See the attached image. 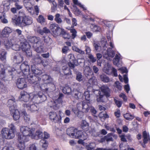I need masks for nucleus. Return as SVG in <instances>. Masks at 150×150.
Instances as JSON below:
<instances>
[{
	"mask_svg": "<svg viewBox=\"0 0 150 150\" xmlns=\"http://www.w3.org/2000/svg\"><path fill=\"white\" fill-rule=\"evenodd\" d=\"M21 71L22 72L25 77L27 78V80L29 82V80H32L37 75H40L42 73V70L39 69L36 65L35 64L32 65L30 70V65L28 62L26 61H24L21 64Z\"/></svg>",
	"mask_w": 150,
	"mask_h": 150,
	"instance_id": "obj_1",
	"label": "nucleus"
},
{
	"mask_svg": "<svg viewBox=\"0 0 150 150\" xmlns=\"http://www.w3.org/2000/svg\"><path fill=\"white\" fill-rule=\"evenodd\" d=\"M35 128H30L27 126H22L20 128V131L22 134L19 133L18 134V140L19 144L17 145L19 150H25V143L29 141V137L32 138L33 132Z\"/></svg>",
	"mask_w": 150,
	"mask_h": 150,
	"instance_id": "obj_2",
	"label": "nucleus"
},
{
	"mask_svg": "<svg viewBox=\"0 0 150 150\" xmlns=\"http://www.w3.org/2000/svg\"><path fill=\"white\" fill-rule=\"evenodd\" d=\"M31 93L29 94L27 92L22 91L20 92V96L18 98L21 101L25 102L35 101L38 103H40L44 102L47 99V97L41 92L34 94L33 96H31Z\"/></svg>",
	"mask_w": 150,
	"mask_h": 150,
	"instance_id": "obj_3",
	"label": "nucleus"
},
{
	"mask_svg": "<svg viewBox=\"0 0 150 150\" xmlns=\"http://www.w3.org/2000/svg\"><path fill=\"white\" fill-rule=\"evenodd\" d=\"M29 41L33 44V47L35 50L38 53L44 52V43L40 38L33 36L29 38Z\"/></svg>",
	"mask_w": 150,
	"mask_h": 150,
	"instance_id": "obj_4",
	"label": "nucleus"
},
{
	"mask_svg": "<svg viewBox=\"0 0 150 150\" xmlns=\"http://www.w3.org/2000/svg\"><path fill=\"white\" fill-rule=\"evenodd\" d=\"M29 83L33 84L32 86L35 91L41 90L43 94L45 96V93H47L49 89L48 86L52 84L44 83H43L40 84L38 81H35L33 79L32 80H29Z\"/></svg>",
	"mask_w": 150,
	"mask_h": 150,
	"instance_id": "obj_5",
	"label": "nucleus"
},
{
	"mask_svg": "<svg viewBox=\"0 0 150 150\" xmlns=\"http://www.w3.org/2000/svg\"><path fill=\"white\" fill-rule=\"evenodd\" d=\"M20 47L23 51L25 53L27 57H31L32 55L31 46L27 41L21 43Z\"/></svg>",
	"mask_w": 150,
	"mask_h": 150,
	"instance_id": "obj_6",
	"label": "nucleus"
},
{
	"mask_svg": "<svg viewBox=\"0 0 150 150\" xmlns=\"http://www.w3.org/2000/svg\"><path fill=\"white\" fill-rule=\"evenodd\" d=\"M2 138L7 139H10L13 138L15 136V134L11 132L9 128H3L1 131Z\"/></svg>",
	"mask_w": 150,
	"mask_h": 150,
	"instance_id": "obj_7",
	"label": "nucleus"
},
{
	"mask_svg": "<svg viewBox=\"0 0 150 150\" xmlns=\"http://www.w3.org/2000/svg\"><path fill=\"white\" fill-rule=\"evenodd\" d=\"M21 64H15L14 67H12L10 69L8 70V74L12 79H13L14 76L16 75V71L18 73L21 71Z\"/></svg>",
	"mask_w": 150,
	"mask_h": 150,
	"instance_id": "obj_8",
	"label": "nucleus"
},
{
	"mask_svg": "<svg viewBox=\"0 0 150 150\" xmlns=\"http://www.w3.org/2000/svg\"><path fill=\"white\" fill-rule=\"evenodd\" d=\"M49 118L52 122L55 123H60L61 122L62 117L58 115L54 111H51L49 113Z\"/></svg>",
	"mask_w": 150,
	"mask_h": 150,
	"instance_id": "obj_9",
	"label": "nucleus"
},
{
	"mask_svg": "<svg viewBox=\"0 0 150 150\" xmlns=\"http://www.w3.org/2000/svg\"><path fill=\"white\" fill-rule=\"evenodd\" d=\"M41 74L40 75H37V76H34L33 78H35L36 79H37V80L40 81L42 79V81L44 83H52V77L48 75L47 74H45L44 75H42L41 76H40L42 74Z\"/></svg>",
	"mask_w": 150,
	"mask_h": 150,
	"instance_id": "obj_10",
	"label": "nucleus"
},
{
	"mask_svg": "<svg viewBox=\"0 0 150 150\" xmlns=\"http://www.w3.org/2000/svg\"><path fill=\"white\" fill-rule=\"evenodd\" d=\"M96 91L100 92L102 94L105 96L107 98H109L111 96L110 89L107 85H102L100 87L99 90H97Z\"/></svg>",
	"mask_w": 150,
	"mask_h": 150,
	"instance_id": "obj_11",
	"label": "nucleus"
},
{
	"mask_svg": "<svg viewBox=\"0 0 150 150\" xmlns=\"http://www.w3.org/2000/svg\"><path fill=\"white\" fill-rule=\"evenodd\" d=\"M17 87L21 89L26 88L27 86L25 79L24 78H20L17 80L16 83Z\"/></svg>",
	"mask_w": 150,
	"mask_h": 150,
	"instance_id": "obj_12",
	"label": "nucleus"
},
{
	"mask_svg": "<svg viewBox=\"0 0 150 150\" xmlns=\"http://www.w3.org/2000/svg\"><path fill=\"white\" fill-rule=\"evenodd\" d=\"M11 114L12 115L13 119L14 120H18L20 117H21V111H19L16 108H15L10 110Z\"/></svg>",
	"mask_w": 150,
	"mask_h": 150,
	"instance_id": "obj_13",
	"label": "nucleus"
},
{
	"mask_svg": "<svg viewBox=\"0 0 150 150\" xmlns=\"http://www.w3.org/2000/svg\"><path fill=\"white\" fill-rule=\"evenodd\" d=\"M33 23L32 18L28 16H22L21 23L24 26L31 24Z\"/></svg>",
	"mask_w": 150,
	"mask_h": 150,
	"instance_id": "obj_14",
	"label": "nucleus"
},
{
	"mask_svg": "<svg viewBox=\"0 0 150 150\" xmlns=\"http://www.w3.org/2000/svg\"><path fill=\"white\" fill-rule=\"evenodd\" d=\"M50 28L53 34L57 36L59 34V31L60 29V27L59 25L56 23L52 24L50 26Z\"/></svg>",
	"mask_w": 150,
	"mask_h": 150,
	"instance_id": "obj_15",
	"label": "nucleus"
},
{
	"mask_svg": "<svg viewBox=\"0 0 150 150\" xmlns=\"http://www.w3.org/2000/svg\"><path fill=\"white\" fill-rule=\"evenodd\" d=\"M8 106L9 108L10 111L17 108L16 101L14 97H12L8 100Z\"/></svg>",
	"mask_w": 150,
	"mask_h": 150,
	"instance_id": "obj_16",
	"label": "nucleus"
},
{
	"mask_svg": "<svg viewBox=\"0 0 150 150\" xmlns=\"http://www.w3.org/2000/svg\"><path fill=\"white\" fill-rule=\"evenodd\" d=\"M24 107H26L28 110H30L31 112L37 111L39 108L35 104H31L30 103L27 104H24Z\"/></svg>",
	"mask_w": 150,
	"mask_h": 150,
	"instance_id": "obj_17",
	"label": "nucleus"
},
{
	"mask_svg": "<svg viewBox=\"0 0 150 150\" xmlns=\"http://www.w3.org/2000/svg\"><path fill=\"white\" fill-rule=\"evenodd\" d=\"M12 56L13 62L15 64H21L23 60V57L18 53L13 54Z\"/></svg>",
	"mask_w": 150,
	"mask_h": 150,
	"instance_id": "obj_18",
	"label": "nucleus"
},
{
	"mask_svg": "<svg viewBox=\"0 0 150 150\" xmlns=\"http://www.w3.org/2000/svg\"><path fill=\"white\" fill-rule=\"evenodd\" d=\"M12 32L11 29L8 27H6L3 29L1 33V35L4 38H8L9 34Z\"/></svg>",
	"mask_w": 150,
	"mask_h": 150,
	"instance_id": "obj_19",
	"label": "nucleus"
},
{
	"mask_svg": "<svg viewBox=\"0 0 150 150\" xmlns=\"http://www.w3.org/2000/svg\"><path fill=\"white\" fill-rule=\"evenodd\" d=\"M97 91L98 93L96 95L97 102L98 103H104L106 99L105 96L102 94L100 91Z\"/></svg>",
	"mask_w": 150,
	"mask_h": 150,
	"instance_id": "obj_20",
	"label": "nucleus"
},
{
	"mask_svg": "<svg viewBox=\"0 0 150 150\" xmlns=\"http://www.w3.org/2000/svg\"><path fill=\"white\" fill-rule=\"evenodd\" d=\"M89 124L88 122L85 120H82L81 122V128L85 132L88 131L89 129Z\"/></svg>",
	"mask_w": 150,
	"mask_h": 150,
	"instance_id": "obj_21",
	"label": "nucleus"
},
{
	"mask_svg": "<svg viewBox=\"0 0 150 150\" xmlns=\"http://www.w3.org/2000/svg\"><path fill=\"white\" fill-rule=\"evenodd\" d=\"M43 134L42 131L38 129L36 131L35 134L33 133L32 138L36 139H43Z\"/></svg>",
	"mask_w": 150,
	"mask_h": 150,
	"instance_id": "obj_22",
	"label": "nucleus"
},
{
	"mask_svg": "<svg viewBox=\"0 0 150 150\" xmlns=\"http://www.w3.org/2000/svg\"><path fill=\"white\" fill-rule=\"evenodd\" d=\"M62 35L63 38L65 39H69L70 38L71 36L63 28H61L59 31V34L57 36Z\"/></svg>",
	"mask_w": 150,
	"mask_h": 150,
	"instance_id": "obj_23",
	"label": "nucleus"
},
{
	"mask_svg": "<svg viewBox=\"0 0 150 150\" xmlns=\"http://www.w3.org/2000/svg\"><path fill=\"white\" fill-rule=\"evenodd\" d=\"M76 129L74 127H71L67 129L66 131L67 134L69 137L74 138L75 132Z\"/></svg>",
	"mask_w": 150,
	"mask_h": 150,
	"instance_id": "obj_24",
	"label": "nucleus"
},
{
	"mask_svg": "<svg viewBox=\"0 0 150 150\" xmlns=\"http://www.w3.org/2000/svg\"><path fill=\"white\" fill-rule=\"evenodd\" d=\"M21 117L24 118L25 122L28 123L30 119V116L27 113L26 110L23 109L21 110Z\"/></svg>",
	"mask_w": 150,
	"mask_h": 150,
	"instance_id": "obj_25",
	"label": "nucleus"
},
{
	"mask_svg": "<svg viewBox=\"0 0 150 150\" xmlns=\"http://www.w3.org/2000/svg\"><path fill=\"white\" fill-rule=\"evenodd\" d=\"M62 91L64 94L69 95H71V89L68 85H66L63 86Z\"/></svg>",
	"mask_w": 150,
	"mask_h": 150,
	"instance_id": "obj_26",
	"label": "nucleus"
},
{
	"mask_svg": "<svg viewBox=\"0 0 150 150\" xmlns=\"http://www.w3.org/2000/svg\"><path fill=\"white\" fill-rule=\"evenodd\" d=\"M98 117L103 122L105 121L107 118H108L109 117V116L106 112L105 113L103 112H100L98 115Z\"/></svg>",
	"mask_w": 150,
	"mask_h": 150,
	"instance_id": "obj_27",
	"label": "nucleus"
},
{
	"mask_svg": "<svg viewBox=\"0 0 150 150\" xmlns=\"http://www.w3.org/2000/svg\"><path fill=\"white\" fill-rule=\"evenodd\" d=\"M4 44L6 48L9 49L12 47L13 43L11 40L8 38H5L4 40Z\"/></svg>",
	"mask_w": 150,
	"mask_h": 150,
	"instance_id": "obj_28",
	"label": "nucleus"
},
{
	"mask_svg": "<svg viewBox=\"0 0 150 150\" xmlns=\"http://www.w3.org/2000/svg\"><path fill=\"white\" fill-rule=\"evenodd\" d=\"M63 73L66 76L71 75V71L69 68L67 66H64L62 67Z\"/></svg>",
	"mask_w": 150,
	"mask_h": 150,
	"instance_id": "obj_29",
	"label": "nucleus"
},
{
	"mask_svg": "<svg viewBox=\"0 0 150 150\" xmlns=\"http://www.w3.org/2000/svg\"><path fill=\"white\" fill-rule=\"evenodd\" d=\"M83 136V134L82 131L81 130H78V129H76V131H75V132L74 138L80 139V138H82Z\"/></svg>",
	"mask_w": 150,
	"mask_h": 150,
	"instance_id": "obj_30",
	"label": "nucleus"
},
{
	"mask_svg": "<svg viewBox=\"0 0 150 150\" xmlns=\"http://www.w3.org/2000/svg\"><path fill=\"white\" fill-rule=\"evenodd\" d=\"M112 133H110L108 134L106 136H105L107 142H113L114 139L112 136L114 137V135Z\"/></svg>",
	"mask_w": 150,
	"mask_h": 150,
	"instance_id": "obj_31",
	"label": "nucleus"
},
{
	"mask_svg": "<svg viewBox=\"0 0 150 150\" xmlns=\"http://www.w3.org/2000/svg\"><path fill=\"white\" fill-rule=\"evenodd\" d=\"M101 80L104 82L108 83L110 81L109 78L105 74H102L100 75Z\"/></svg>",
	"mask_w": 150,
	"mask_h": 150,
	"instance_id": "obj_32",
	"label": "nucleus"
},
{
	"mask_svg": "<svg viewBox=\"0 0 150 150\" xmlns=\"http://www.w3.org/2000/svg\"><path fill=\"white\" fill-rule=\"evenodd\" d=\"M82 105L83 112L85 113L88 112L90 110V107L88 104L83 103Z\"/></svg>",
	"mask_w": 150,
	"mask_h": 150,
	"instance_id": "obj_33",
	"label": "nucleus"
},
{
	"mask_svg": "<svg viewBox=\"0 0 150 150\" xmlns=\"http://www.w3.org/2000/svg\"><path fill=\"white\" fill-rule=\"evenodd\" d=\"M35 63L36 64H40L41 63H43V61L42 59V57L39 56L37 55L34 58Z\"/></svg>",
	"mask_w": 150,
	"mask_h": 150,
	"instance_id": "obj_34",
	"label": "nucleus"
},
{
	"mask_svg": "<svg viewBox=\"0 0 150 150\" xmlns=\"http://www.w3.org/2000/svg\"><path fill=\"white\" fill-rule=\"evenodd\" d=\"M5 69L2 68L1 69L0 72V79L2 81H5V78L6 77L5 74Z\"/></svg>",
	"mask_w": 150,
	"mask_h": 150,
	"instance_id": "obj_35",
	"label": "nucleus"
},
{
	"mask_svg": "<svg viewBox=\"0 0 150 150\" xmlns=\"http://www.w3.org/2000/svg\"><path fill=\"white\" fill-rule=\"evenodd\" d=\"M124 117L127 120L130 121L134 118V116L130 113H127L123 115Z\"/></svg>",
	"mask_w": 150,
	"mask_h": 150,
	"instance_id": "obj_36",
	"label": "nucleus"
},
{
	"mask_svg": "<svg viewBox=\"0 0 150 150\" xmlns=\"http://www.w3.org/2000/svg\"><path fill=\"white\" fill-rule=\"evenodd\" d=\"M107 52L108 57H114L115 53L114 51L112 50V48H109L108 49Z\"/></svg>",
	"mask_w": 150,
	"mask_h": 150,
	"instance_id": "obj_37",
	"label": "nucleus"
},
{
	"mask_svg": "<svg viewBox=\"0 0 150 150\" xmlns=\"http://www.w3.org/2000/svg\"><path fill=\"white\" fill-rule=\"evenodd\" d=\"M83 97H84L86 100L89 101L90 100V95L88 91H85L83 94Z\"/></svg>",
	"mask_w": 150,
	"mask_h": 150,
	"instance_id": "obj_38",
	"label": "nucleus"
},
{
	"mask_svg": "<svg viewBox=\"0 0 150 150\" xmlns=\"http://www.w3.org/2000/svg\"><path fill=\"white\" fill-rule=\"evenodd\" d=\"M100 47H102L104 50H105L107 48L106 45H107V41L106 39H103L100 41Z\"/></svg>",
	"mask_w": 150,
	"mask_h": 150,
	"instance_id": "obj_39",
	"label": "nucleus"
},
{
	"mask_svg": "<svg viewBox=\"0 0 150 150\" xmlns=\"http://www.w3.org/2000/svg\"><path fill=\"white\" fill-rule=\"evenodd\" d=\"M56 101H51V103H52V105L50 106V108L55 110H58L59 108L58 104H56Z\"/></svg>",
	"mask_w": 150,
	"mask_h": 150,
	"instance_id": "obj_40",
	"label": "nucleus"
},
{
	"mask_svg": "<svg viewBox=\"0 0 150 150\" xmlns=\"http://www.w3.org/2000/svg\"><path fill=\"white\" fill-rule=\"evenodd\" d=\"M6 52L2 51L0 54V60L4 62L6 60Z\"/></svg>",
	"mask_w": 150,
	"mask_h": 150,
	"instance_id": "obj_41",
	"label": "nucleus"
},
{
	"mask_svg": "<svg viewBox=\"0 0 150 150\" xmlns=\"http://www.w3.org/2000/svg\"><path fill=\"white\" fill-rule=\"evenodd\" d=\"M72 0L74 4L79 6L80 7L83 8V11H86L87 10L86 8L84 7L83 5H82L81 3L78 2V0Z\"/></svg>",
	"mask_w": 150,
	"mask_h": 150,
	"instance_id": "obj_42",
	"label": "nucleus"
},
{
	"mask_svg": "<svg viewBox=\"0 0 150 150\" xmlns=\"http://www.w3.org/2000/svg\"><path fill=\"white\" fill-rule=\"evenodd\" d=\"M146 134L144 133L143 134V143L142 144V146L143 147L145 148L146 147V144L148 143V140L146 138Z\"/></svg>",
	"mask_w": 150,
	"mask_h": 150,
	"instance_id": "obj_43",
	"label": "nucleus"
},
{
	"mask_svg": "<svg viewBox=\"0 0 150 150\" xmlns=\"http://www.w3.org/2000/svg\"><path fill=\"white\" fill-rule=\"evenodd\" d=\"M72 49L74 51H76L77 52H78L80 54H83L84 53V52L83 51L81 50L80 49L75 46H73L72 47Z\"/></svg>",
	"mask_w": 150,
	"mask_h": 150,
	"instance_id": "obj_44",
	"label": "nucleus"
},
{
	"mask_svg": "<svg viewBox=\"0 0 150 150\" xmlns=\"http://www.w3.org/2000/svg\"><path fill=\"white\" fill-rule=\"evenodd\" d=\"M60 16V14L59 13L56 14L55 16L54 20L58 23H60L62 22V19Z\"/></svg>",
	"mask_w": 150,
	"mask_h": 150,
	"instance_id": "obj_45",
	"label": "nucleus"
},
{
	"mask_svg": "<svg viewBox=\"0 0 150 150\" xmlns=\"http://www.w3.org/2000/svg\"><path fill=\"white\" fill-rule=\"evenodd\" d=\"M63 96V94L62 93H59L58 97L55 100V101L59 104L62 103V98Z\"/></svg>",
	"mask_w": 150,
	"mask_h": 150,
	"instance_id": "obj_46",
	"label": "nucleus"
},
{
	"mask_svg": "<svg viewBox=\"0 0 150 150\" xmlns=\"http://www.w3.org/2000/svg\"><path fill=\"white\" fill-rule=\"evenodd\" d=\"M76 79L79 82H81L82 81V75L81 72H79L76 74Z\"/></svg>",
	"mask_w": 150,
	"mask_h": 150,
	"instance_id": "obj_47",
	"label": "nucleus"
},
{
	"mask_svg": "<svg viewBox=\"0 0 150 150\" xmlns=\"http://www.w3.org/2000/svg\"><path fill=\"white\" fill-rule=\"evenodd\" d=\"M41 141L43 143V144L42 145V147L44 149V150H45L47 149L48 147V142L46 140H43L42 139Z\"/></svg>",
	"mask_w": 150,
	"mask_h": 150,
	"instance_id": "obj_48",
	"label": "nucleus"
},
{
	"mask_svg": "<svg viewBox=\"0 0 150 150\" xmlns=\"http://www.w3.org/2000/svg\"><path fill=\"white\" fill-rule=\"evenodd\" d=\"M70 32L72 33V38L74 39L76 36L77 31L74 28H72L70 29Z\"/></svg>",
	"mask_w": 150,
	"mask_h": 150,
	"instance_id": "obj_49",
	"label": "nucleus"
},
{
	"mask_svg": "<svg viewBox=\"0 0 150 150\" xmlns=\"http://www.w3.org/2000/svg\"><path fill=\"white\" fill-rule=\"evenodd\" d=\"M114 101L116 105L118 108H120L122 106V101L117 100L116 99H114Z\"/></svg>",
	"mask_w": 150,
	"mask_h": 150,
	"instance_id": "obj_50",
	"label": "nucleus"
},
{
	"mask_svg": "<svg viewBox=\"0 0 150 150\" xmlns=\"http://www.w3.org/2000/svg\"><path fill=\"white\" fill-rule=\"evenodd\" d=\"M11 48L13 50L16 51H19L20 49V46L19 45L17 44H13Z\"/></svg>",
	"mask_w": 150,
	"mask_h": 150,
	"instance_id": "obj_51",
	"label": "nucleus"
},
{
	"mask_svg": "<svg viewBox=\"0 0 150 150\" xmlns=\"http://www.w3.org/2000/svg\"><path fill=\"white\" fill-rule=\"evenodd\" d=\"M115 84L116 87L117 89L119 91H121L122 90V88L121 83L118 81H116L115 82Z\"/></svg>",
	"mask_w": 150,
	"mask_h": 150,
	"instance_id": "obj_52",
	"label": "nucleus"
},
{
	"mask_svg": "<svg viewBox=\"0 0 150 150\" xmlns=\"http://www.w3.org/2000/svg\"><path fill=\"white\" fill-rule=\"evenodd\" d=\"M90 109L92 115L93 116H95L97 112V111L95 108L91 106L90 108Z\"/></svg>",
	"mask_w": 150,
	"mask_h": 150,
	"instance_id": "obj_53",
	"label": "nucleus"
},
{
	"mask_svg": "<svg viewBox=\"0 0 150 150\" xmlns=\"http://www.w3.org/2000/svg\"><path fill=\"white\" fill-rule=\"evenodd\" d=\"M10 128H9L10 131L11 132H12L15 134L16 130L15 127L13 123L11 124L10 125Z\"/></svg>",
	"mask_w": 150,
	"mask_h": 150,
	"instance_id": "obj_54",
	"label": "nucleus"
},
{
	"mask_svg": "<svg viewBox=\"0 0 150 150\" xmlns=\"http://www.w3.org/2000/svg\"><path fill=\"white\" fill-rule=\"evenodd\" d=\"M22 16H18L16 20V25H19L20 24H22L21 23Z\"/></svg>",
	"mask_w": 150,
	"mask_h": 150,
	"instance_id": "obj_55",
	"label": "nucleus"
},
{
	"mask_svg": "<svg viewBox=\"0 0 150 150\" xmlns=\"http://www.w3.org/2000/svg\"><path fill=\"white\" fill-rule=\"evenodd\" d=\"M88 58L90 59L92 63L95 62L96 60V58L94 57L93 55L92 54H89Z\"/></svg>",
	"mask_w": 150,
	"mask_h": 150,
	"instance_id": "obj_56",
	"label": "nucleus"
},
{
	"mask_svg": "<svg viewBox=\"0 0 150 150\" xmlns=\"http://www.w3.org/2000/svg\"><path fill=\"white\" fill-rule=\"evenodd\" d=\"M38 20L40 23H41L45 22V20L42 15H40L38 16Z\"/></svg>",
	"mask_w": 150,
	"mask_h": 150,
	"instance_id": "obj_57",
	"label": "nucleus"
},
{
	"mask_svg": "<svg viewBox=\"0 0 150 150\" xmlns=\"http://www.w3.org/2000/svg\"><path fill=\"white\" fill-rule=\"evenodd\" d=\"M120 97L122 98L124 101L126 102L127 101V98L125 95L123 93H121L119 96Z\"/></svg>",
	"mask_w": 150,
	"mask_h": 150,
	"instance_id": "obj_58",
	"label": "nucleus"
},
{
	"mask_svg": "<svg viewBox=\"0 0 150 150\" xmlns=\"http://www.w3.org/2000/svg\"><path fill=\"white\" fill-rule=\"evenodd\" d=\"M69 49L68 46H64L62 48V52L63 53L66 54L67 53L68 51L69 50Z\"/></svg>",
	"mask_w": 150,
	"mask_h": 150,
	"instance_id": "obj_59",
	"label": "nucleus"
},
{
	"mask_svg": "<svg viewBox=\"0 0 150 150\" xmlns=\"http://www.w3.org/2000/svg\"><path fill=\"white\" fill-rule=\"evenodd\" d=\"M44 40L45 42L46 43H48L50 40L51 41H52V39L49 37V36H44L43 37Z\"/></svg>",
	"mask_w": 150,
	"mask_h": 150,
	"instance_id": "obj_60",
	"label": "nucleus"
},
{
	"mask_svg": "<svg viewBox=\"0 0 150 150\" xmlns=\"http://www.w3.org/2000/svg\"><path fill=\"white\" fill-rule=\"evenodd\" d=\"M3 150H14L13 147L11 146H4L2 149Z\"/></svg>",
	"mask_w": 150,
	"mask_h": 150,
	"instance_id": "obj_61",
	"label": "nucleus"
},
{
	"mask_svg": "<svg viewBox=\"0 0 150 150\" xmlns=\"http://www.w3.org/2000/svg\"><path fill=\"white\" fill-rule=\"evenodd\" d=\"M112 73L113 74L114 76L117 77V71L115 68L112 67Z\"/></svg>",
	"mask_w": 150,
	"mask_h": 150,
	"instance_id": "obj_62",
	"label": "nucleus"
},
{
	"mask_svg": "<svg viewBox=\"0 0 150 150\" xmlns=\"http://www.w3.org/2000/svg\"><path fill=\"white\" fill-rule=\"evenodd\" d=\"M104 71L105 73L109 75H111V72L108 67V68H105L104 69Z\"/></svg>",
	"mask_w": 150,
	"mask_h": 150,
	"instance_id": "obj_63",
	"label": "nucleus"
},
{
	"mask_svg": "<svg viewBox=\"0 0 150 150\" xmlns=\"http://www.w3.org/2000/svg\"><path fill=\"white\" fill-rule=\"evenodd\" d=\"M76 62H77V61L74 56H73L72 57L71 56L70 58L69 62L75 64Z\"/></svg>",
	"mask_w": 150,
	"mask_h": 150,
	"instance_id": "obj_64",
	"label": "nucleus"
}]
</instances>
